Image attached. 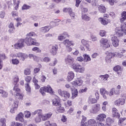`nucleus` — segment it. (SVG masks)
<instances>
[{"label": "nucleus", "instance_id": "nucleus-58", "mask_svg": "<svg viewBox=\"0 0 126 126\" xmlns=\"http://www.w3.org/2000/svg\"><path fill=\"white\" fill-rule=\"evenodd\" d=\"M24 114L25 118H30L31 117V113L29 111H25Z\"/></svg>", "mask_w": 126, "mask_h": 126}, {"label": "nucleus", "instance_id": "nucleus-25", "mask_svg": "<svg viewBox=\"0 0 126 126\" xmlns=\"http://www.w3.org/2000/svg\"><path fill=\"white\" fill-rule=\"evenodd\" d=\"M98 20L99 22H100V23L102 24V25H104V26L108 25V24L110 22V20L109 19L105 20L102 17L99 18Z\"/></svg>", "mask_w": 126, "mask_h": 126}, {"label": "nucleus", "instance_id": "nucleus-40", "mask_svg": "<svg viewBox=\"0 0 126 126\" xmlns=\"http://www.w3.org/2000/svg\"><path fill=\"white\" fill-rule=\"evenodd\" d=\"M108 2L111 6H114L116 3H118L119 1L118 0H108Z\"/></svg>", "mask_w": 126, "mask_h": 126}, {"label": "nucleus", "instance_id": "nucleus-22", "mask_svg": "<svg viewBox=\"0 0 126 126\" xmlns=\"http://www.w3.org/2000/svg\"><path fill=\"white\" fill-rule=\"evenodd\" d=\"M63 44L66 46H73L75 45L74 41L72 40H69V39H65L63 41Z\"/></svg>", "mask_w": 126, "mask_h": 126}, {"label": "nucleus", "instance_id": "nucleus-14", "mask_svg": "<svg viewBox=\"0 0 126 126\" xmlns=\"http://www.w3.org/2000/svg\"><path fill=\"white\" fill-rule=\"evenodd\" d=\"M107 118V115L104 113H101L97 115L96 118L97 122H105V119Z\"/></svg>", "mask_w": 126, "mask_h": 126}, {"label": "nucleus", "instance_id": "nucleus-17", "mask_svg": "<svg viewBox=\"0 0 126 126\" xmlns=\"http://www.w3.org/2000/svg\"><path fill=\"white\" fill-rule=\"evenodd\" d=\"M52 116H53V113L52 112H49L43 115L42 114V116H41L42 121H43V122L48 121V120L52 117Z\"/></svg>", "mask_w": 126, "mask_h": 126}, {"label": "nucleus", "instance_id": "nucleus-51", "mask_svg": "<svg viewBox=\"0 0 126 126\" xmlns=\"http://www.w3.org/2000/svg\"><path fill=\"white\" fill-rule=\"evenodd\" d=\"M17 57L18 58H21V60H22V61H24V60H25V58H24V54L23 53H19L17 54Z\"/></svg>", "mask_w": 126, "mask_h": 126}, {"label": "nucleus", "instance_id": "nucleus-55", "mask_svg": "<svg viewBox=\"0 0 126 126\" xmlns=\"http://www.w3.org/2000/svg\"><path fill=\"white\" fill-rule=\"evenodd\" d=\"M31 7V6L28 5L26 4H25L23 5L22 7V9L23 10H25L26 9H29V8H30Z\"/></svg>", "mask_w": 126, "mask_h": 126}, {"label": "nucleus", "instance_id": "nucleus-3", "mask_svg": "<svg viewBox=\"0 0 126 126\" xmlns=\"http://www.w3.org/2000/svg\"><path fill=\"white\" fill-rule=\"evenodd\" d=\"M71 67L76 72L83 73L85 71V68L79 64L73 63L71 65Z\"/></svg>", "mask_w": 126, "mask_h": 126}, {"label": "nucleus", "instance_id": "nucleus-2", "mask_svg": "<svg viewBox=\"0 0 126 126\" xmlns=\"http://www.w3.org/2000/svg\"><path fill=\"white\" fill-rule=\"evenodd\" d=\"M126 22L122 24L121 27H117L115 29V32H116V35L118 37H122V36H124V33L121 32L126 30Z\"/></svg>", "mask_w": 126, "mask_h": 126}, {"label": "nucleus", "instance_id": "nucleus-43", "mask_svg": "<svg viewBox=\"0 0 126 126\" xmlns=\"http://www.w3.org/2000/svg\"><path fill=\"white\" fill-rule=\"evenodd\" d=\"M39 92L42 95V96H45L46 95V87H41L39 90Z\"/></svg>", "mask_w": 126, "mask_h": 126}, {"label": "nucleus", "instance_id": "nucleus-47", "mask_svg": "<svg viewBox=\"0 0 126 126\" xmlns=\"http://www.w3.org/2000/svg\"><path fill=\"white\" fill-rule=\"evenodd\" d=\"M82 19H83V20H85L86 21H89V20H90V17L87 15H82Z\"/></svg>", "mask_w": 126, "mask_h": 126}, {"label": "nucleus", "instance_id": "nucleus-42", "mask_svg": "<svg viewBox=\"0 0 126 126\" xmlns=\"http://www.w3.org/2000/svg\"><path fill=\"white\" fill-rule=\"evenodd\" d=\"M125 122H126V118H121L119 120L118 125L120 126H124V124H125Z\"/></svg>", "mask_w": 126, "mask_h": 126}, {"label": "nucleus", "instance_id": "nucleus-7", "mask_svg": "<svg viewBox=\"0 0 126 126\" xmlns=\"http://www.w3.org/2000/svg\"><path fill=\"white\" fill-rule=\"evenodd\" d=\"M25 43V40L24 39H21L18 41L17 43L14 44V47L15 49H22V48L24 47Z\"/></svg>", "mask_w": 126, "mask_h": 126}, {"label": "nucleus", "instance_id": "nucleus-28", "mask_svg": "<svg viewBox=\"0 0 126 126\" xmlns=\"http://www.w3.org/2000/svg\"><path fill=\"white\" fill-rule=\"evenodd\" d=\"M97 99H96L92 95H90L88 99V102L89 104H91L92 105L93 104H95L97 103Z\"/></svg>", "mask_w": 126, "mask_h": 126}, {"label": "nucleus", "instance_id": "nucleus-37", "mask_svg": "<svg viewBox=\"0 0 126 126\" xmlns=\"http://www.w3.org/2000/svg\"><path fill=\"white\" fill-rule=\"evenodd\" d=\"M109 93V96L110 97L113 96V95H114V94H115L116 95H118V93H116V89H115V88H112L109 91V92H108Z\"/></svg>", "mask_w": 126, "mask_h": 126}, {"label": "nucleus", "instance_id": "nucleus-54", "mask_svg": "<svg viewBox=\"0 0 126 126\" xmlns=\"http://www.w3.org/2000/svg\"><path fill=\"white\" fill-rule=\"evenodd\" d=\"M57 26V24L55 22H51L50 23V26H48L49 27V28H54V27H56Z\"/></svg>", "mask_w": 126, "mask_h": 126}, {"label": "nucleus", "instance_id": "nucleus-59", "mask_svg": "<svg viewBox=\"0 0 126 126\" xmlns=\"http://www.w3.org/2000/svg\"><path fill=\"white\" fill-rule=\"evenodd\" d=\"M51 61V59L49 57H45L42 60H41V62H44L45 63H49Z\"/></svg>", "mask_w": 126, "mask_h": 126}, {"label": "nucleus", "instance_id": "nucleus-5", "mask_svg": "<svg viewBox=\"0 0 126 126\" xmlns=\"http://www.w3.org/2000/svg\"><path fill=\"white\" fill-rule=\"evenodd\" d=\"M71 84L74 86V87H79L82 86L83 84V80H82V77H80L76 79L74 81L71 82Z\"/></svg>", "mask_w": 126, "mask_h": 126}, {"label": "nucleus", "instance_id": "nucleus-26", "mask_svg": "<svg viewBox=\"0 0 126 126\" xmlns=\"http://www.w3.org/2000/svg\"><path fill=\"white\" fill-rule=\"evenodd\" d=\"M24 115H23V113L22 112H20L16 117V121H19L21 123H23L24 122V118H23Z\"/></svg>", "mask_w": 126, "mask_h": 126}, {"label": "nucleus", "instance_id": "nucleus-64", "mask_svg": "<svg viewBox=\"0 0 126 126\" xmlns=\"http://www.w3.org/2000/svg\"><path fill=\"white\" fill-rule=\"evenodd\" d=\"M0 123L1 125H6V120L4 118H1L0 119Z\"/></svg>", "mask_w": 126, "mask_h": 126}, {"label": "nucleus", "instance_id": "nucleus-38", "mask_svg": "<svg viewBox=\"0 0 126 126\" xmlns=\"http://www.w3.org/2000/svg\"><path fill=\"white\" fill-rule=\"evenodd\" d=\"M32 82L34 84L35 89H39L40 88V85L38 84V79H36L35 77H33Z\"/></svg>", "mask_w": 126, "mask_h": 126}, {"label": "nucleus", "instance_id": "nucleus-16", "mask_svg": "<svg viewBox=\"0 0 126 126\" xmlns=\"http://www.w3.org/2000/svg\"><path fill=\"white\" fill-rule=\"evenodd\" d=\"M111 41L112 42V45L115 48L119 47V43H120V40L118 39L117 36H112L111 38Z\"/></svg>", "mask_w": 126, "mask_h": 126}, {"label": "nucleus", "instance_id": "nucleus-23", "mask_svg": "<svg viewBox=\"0 0 126 126\" xmlns=\"http://www.w3.org/2000/svg\"><path fill=\"white\" fill-rule=\"evenodd\" d=\"M81 44L83 45V46H85L87 50L88 51H91L90 49V45H89V41L86 40L85 39H82Z\"/></svg>", "mask_w": 126, "mask_h": 126}, {"label": "nucleus", "instance_id": "nucleus-24", "mask_svg": "<svg viewBox=\"0 0 126 126\" xmlns=\"http://www.w3.org/2000/svg\"><path fill=\"white\" fill-rule=\"evenodd\" d=\"M50 28L49 26H46L45 27H42L39 29L40 33H47L48 31H50Z\"/></svg>", "mask_w": 126, "mask_h": 126}, {"label": "nucleus", "instance_id": "nucleus-20", "mask_svg": "<svg viewBox=\"0 0 126 126\" xmlns=\"http://www.w3.org/2000/svg\"><path fill=\"white\" fill-rule=\"evenodd\" d=\"M110 77L109 74H106L105 75H101L99 76V80L102 83H104L108 80V78Z\"/></svg>", "mask_w": 126, "mask_h": 126}, {"label": "nucleus", "instance_id": "nucleus-50", "mask_svg": "<svg viewBox=\"0 0 126 126\" xmlns=\"http://www.w3.org/2000/svg\"><path fill=\"white\" fill-rule=\"evenodd\" d=\"M19 81V78L18 77V76H15V77L13 78V82L14 86H15V84H17V83Z\"/></svg>", "mask_w": 126, "mask_h": 126}, {"label": "nucleus", "instance_id": "nucleus-31", "mask_svg": "<svg viewBox=\"0 0 126 126\" xmlns=\"http://www.w3.org/2000/svg\"><path fill=\"white\" fill-rule=\"evenodd\" d=\"M89 126H98V124L96 122V120L94 119H89Z\"/></svg>", "mask_w": 126, "mask_h": 126}, {"label": "nucleus", "instance_id": "nucleus-61", "mask_svg": "<svg viewBox=\"0 0 126 126\" xmlns=\"http://www.w3.org/2000/svg\"><path fill=\"white\" fill-rule=\"evenodd\" d=\"M121 88L122 87H121V85H118L116 87V90H115V91H116V93L119 95L120 94V91H121Z\"/></svg>", "mask_w": 126, "mask_h": 126}, {"label": "nucleus", "instance_id": "nucleus-15", "mask_svg": "<svg viewBox=\"0 0 126 126\" xmlns=\"http://www.w3.org/2000/svg\"><path fill=\"white\" fill-rule=\"evenodd\" d=\"M65 63L67 64H72L74 63V59L70 55H68L64 59Z\"/></svg>", "mask_w": 126, "mask_h": 126}, {"label": "nucleus", "instance_id": "nucleus-8", "mask_svg": "<svg viewBox=\"0 0 126 126\" xmlns=\"http://www.w3.org/2000/svg\"><path fill=\"white\" fill-rule=\"evenodd\" d=\"M59 95L62 96V98H64L65 100H67L70 97V94L68 92L65 91H62V90H58Z\"/></svg>", "mask_w": 126, "mask_h": 126}, {"label": "nucleus", "instance_id": "nucleus-1", "mask_svg": "<svg viewBox=\"0 0 126 126\" xmlns=\"http://www.w3.org/2000/svg\"><path fill=\"white\" fill-rule=\"evenodd\" d=\"M13 90V91H14V93H12V95L15 96V97L16 98H17L18 99H21V100H23V95L21 94H20V91H21V90L18 88V84H15Z\"/></svg>", "mask_w": 126, "mask_h": 126}, {"label": "nucleus", "instance_id": "nucleus-13", "mask_svg": "<svg viewBox=\"0 0 126 126\" xmlns=\"http://www.w3.org/2000/svg\"><path fill=\"white\" fill-rule=\"evenodd\" d=\"M59 50V46L58 45H54L51 46V49L50 50V53L52 56H56Z\"/></svg>", "mask_w": 126, "mask_h": 126}, {"label": "nucleus", "instance_id": "nucleus-10", "mask_svg": "<svg viewBox=\"0 0 126 126\" xmlns=\"http://www.w3.org/2000/svg\"><path fill=\"white\" fill-rule=\"evenodd\" d=\"M25 43L27 46H31L32 45V32H30L27 34V37L24 39Z\"/></svg>", "mask_w": 126, "mask_h": 126}, {"label": "nucleus", "instance_id": "nucleus-30", "mask_svg": "<svg viewBox=\"0 0 126 126\" xmlns=\"http://www.w3.org/2000/svg\"><path fill=\"white\" fill-rule=\"evenodd\" d=\"M98 11L100 13H105L106 11L107 10V8L103 4H100L98 6Z\"/></svg>", "mask_w": 126, "mask_h": 126}, {"label": "nucleus", "instance_id": "nucleus-35", "mask_svg": "<svg viewBox=\"0 0 126 126\" xmlns=\"http://www.w3.org/2000/svg\"><path fill=\"white\" fill-rule=\"evenodd\" d=\"M126 20V11H123L121 13V18L120 19V22L123 23Z\"/></svg>", "mask_w": 126, "mask_h": 126}, {"label": "nucleus", "instance_id": "nucleus-60", "mask_svg": "<svg viewBox=\"0 0 126 126\" xmlns=\"http://www.w3.org/2000/svg\"><path fill=\"white\" fill-rule=\"evenodd\" d=\"M72 9L70 8H64L63 9V12H68L69 13L72 11Z\"/></svg>", "mask_w": 126, "mask_h": 126}, {"label": "nucleus", "instance_id": "nucleus-44", "mask_svg": "<svg viewBox=\"0 0 126 126\" xmlns=\"http://www.w3.org/2000/svg\"><path fill=\"white\" fill-rule=\"evenodd\" d=\"M56 110L58 113H63V112H64V108L62 107V105L57 107Z\"/></svg>", "mask_w": 126, "mask_h": 126}, {"label": "nucleus", "instance_id": "nucleus-52", "mask_svg": "<svg viewBox=\"0 0 126 126\" xmlns=\"http://www.w3.org/2000/svg\"><path fill=\"white\" fill-rule=\"evenodd\" d=\"M32 50L33 52H35V53H41V49L37 47H33Z\"/></svg>", "mask_w": 126, "mask_h": 126}, {"label": "nucleus", "instance_id": "nucleus-11", "mask_svg": "<svg viewBox=\"0 0 126 126\" xmlns=\"http://www.w3.org/2000/svg\"><path fill=\"white\" fill-rule=\"evenodd\" d=\"M52 104L56 107H61L62 104H61V99L58 96H56L55 98L52 100Z\"/></svg>", "mask_w": 126, "mask_h": 126}, {"label": "nucleus", "instance_id": "nucleus-4", "mask_svg": "<svg viewBox=\"0 0 126 126\" xmlns=\"http://www.w3.org/2000/svg\"><path fill=\"white\" fill-rule=\"evenodd\" d=\"M100 110H101V105L99 103H97L92 106L91 108L89 110V112L90 114L95 115V114H97Z\"/></svg>", "mask_w": 126, "mask_h": 126}, {"label": "nucleus", "instance_id": "nucleus-53", "mask_svg": "<svg viewBox=\"0 0 126 126\" xmlns=\"http://www.w3.org/2000/svg\"><path fill=\"white\" fill-rule=\"evenodd\" d=\"M69 14L71 19H75V14L74 13V12H72V10L69 13Z\"/></svg>", "mask_w": 126, "mask_h": 126}, {"label": "nucleus", "instance_id": "nucleus-9", "mask_svg": "<svg viewBox=\"0 0 126 126\" xmlns=\"http://www.w3.org/2000/svg\"><path fill=\"white\" fill-rule=\"evenodd\" d=\"M117 52L112 53V52H107L106 53V57L105 58V60L107 63H110L111 62V59L114 58V57H116V55Z\"/></svg>", "mask_w": 126, "mask_h": 126}, {"label": "nucleus", "instance_id": "nucleus-29", "mask_svg": "<svg viewBox=\"0 0 126 126\" xmlns=\"http://www.w3.org/2000/svg\"><path fill=\"white\" fill-rule=\"evenodd\" d=\"M67 37H68V34L67 32H64L58 36V40L59 41H63L64 39L67 38Z\"/></svg>", "mask_w": 126, "mask_h": 126}, {"label": "nucleus", "instance_id": "nucleus-33", "mask_svg": "<svg viewBox=\"0 0 126 126\" xmlns=\"http://www.w3.org/2000/svg\"><path fill=\"white\" fill-rule=\"evenodd\" d=\"M83 57L84 58V62H85V63H88L89 62H91V58L90 57V56H89V55L84 54L83 55Z\"/></svg>", "mask_w": 126, "mask_h": 126}, {"label": "nucleus", "instance_id": "nucleus-45", "mask_svg": "<svg viewBox=\"0 0 126 126\" xmlns=\"http://www.w3.org/2000/svg\"><path fill=\"white\" fill-rule=\"evenodd\" d=\"M20 0H18L17 3L14 1V9L17 10L19 7V4H20Z\"/></svg>", "mask_w": 126, "mask_h": 126}, {"label": "nucleus", "instance_id": "nucleus-32", "mask_svg": "<svg viewBox=\"0 0 126 126\" xmlns=\"http://www.w3.org/2000/svg\"><path fill=\"white\" fill-rule=\"evenodd\" d=\"M0 94L2 98H7L8 97V93L6 91L0 89Z\"/></svg>", "mask_w": 126, "mask_h": 126}, {"label": "nucleus", "instance_id": "nucleus-57", "mask_svg": "<svg viewBox=\"0 0 126 126\" xmlns=\"http://www.w3.org/2000/svg\"><path fill=\"white\" fill-rule=\"evenodd\" d=\"M31 73V70H30V69L27 68L24 70V74L25 75H29Z\"/></svg>", "mask_w": 126, "mask_h": 126}, {"label": "nucleus", "instance_id": "nucleus-41", "mask_svg": "<svg viewBox=\"0 0 126 126\" xmlns=\"http://www.w3.org/2000/svg\"><path fill=\"white\" fill-rule=\"evenodd\" d=\"M106 123L108 126H111L114 123V120L110 117H108L106 119Z\"/></svg>", "mask_w": 126, "mask_h": 126}, {"label": "nucleus", "instance_id": "nucleus-12", "mask_svg": "<svg viewBox=\"0 0 126 126\" xmlns=\"http://www.w3.org/2000/svg\"><path fill=\"white\" fill-rule=\"evenodd\" d=\"M100 93L104 99H108V96H109V92L106 90V89L104 88H101L100 89Z\"/></svg>", "mask_w": 126, "mask_h": 126}, {"label": "nucleus", "instance_id": "nucleus-48", "mask_svg": "<svg viewBox=\"0 0 126 126\" xmlns=\"http://www.w3.org/2000/svg\"><path fill=\"white\" fill-rule=\"evenodd\" d=\"M32 45L33 46H40V43L37 41V40L32 38Z\"/></svg>", "mask_w": 126, "mask_h": 126}, {"label": "nucleus", "instance_id": "nucleus-56", "mask_svg": "<svg viewBox=\"0 0 126 126\" xmlns=\"http://www.w3.org/2000/svg\"><path fill=\"white\" fill-rule=\"evenodd\" d=\"M12 63L15 65H17L19 63V60L16 59H12Z\"/></svg>", "mask_w": 126, "mask_h": 126}, {"label": "nucleus", "instance_id": "nucleus-63", "mask_svg": "<svg viewBox=\"0 0 126 126\" xmlns=\"http://www.w3.org/2000/svg\"><path fill=\"white\" fill-rule=\"evenodd\" d=\"M11 15L13 17H16V16H18V12H17V11H13L11 12Z\"/></svg>", "mask_w": 126, "mask_h": 126}, {"label": "nucleus", "instance_id": "nucleus-46", "mask_svg": "<svg viewBox=\"0 0 126 126\" xmlns=\"http://www.w3.org/2000/svg\"><path fill=\"white\" fill-rule=\"evenodd\" d=\"M6 59V56H5V54H0V63H2V61L3 60H5Z\"/></svg>", "mask_w": 126, "mask_h": 126}, {"label": "nucleus", "instance_id": "nucleus-62", "mask_svg": "<svg viewBox=\"0 0 126 126\" xmlns=\"http://www.w3.org/2000/svg\"><path fill=\"white\" fill-rule=\"evenodd\" d=\"M42 117H40V116H37L34 119V121L35 123H40V122L42 121Z\"/></svg>", "mask_w": 126, "mask_h": 126}, {"label": "nucleus", "instance_id": "nucleus-39", "mask_svg": "<svg viewBox=\"0 0 126 126\" xmlns=\"http://www.w3.org/2000/svg\"><path fill=\"white\" fill-rule=\"evenodd\" d=\"M46 91L47 93H50V94H54V91H53V89L51 87L50 85H48L46 87Z\"/></svg>", "mask_w": 126, "mask_h": 126}, {"label": "nucleus", "instance_id": "nucleus-27", "mask_svg": "<svg viewBox=\"0 0 126 126\" xmlns=\"http://www.w3.org/2000/svg\"><path fill=\"white\" fill-rule=\"evenodd\" d=\"M112 115L114 117L117 118L118 119H119V118L121 117V115H120V113L118 112V110L117 108L114 107L112 109Z\"/></svg>", "mask_w": 126, "mask_h": 126}, {"label": "nucleus", "instance_id": "nucleus-21", "mask_svg": "<svg viewBox=\"0 0 126 126\" xmlns=\"http://www.w3.org/2000/svg\"><path fill=\"white\" fill-rule=\"evenodd\" d=\"M81 126H89V121H87V118L84 116H82V119L81 121Z\"/></svg>", "mask_w": 126, "mask_h": 126}, {"label": "nucleus", "instance_id": "nucleus-49", "mask_svg": "<svg viewBox=\"0 0 126 126\" xmlns=\"http://www.w3.org/2000/svg\"><path fill=\"white\" fill-rule=\"evenodd\" d=\"M106 31L103 30H100L99 32V35L101 37H105V36H106Z\"/></svg>", "mask_w": 126, "mask_h": 126}, {"label": "nucleus", "instance_id": "nucleus-34", "mask_svg": "<svg viewBox=\"0 0 126 126\" xmlns=\"http://www.w3.org/2000/svg\"><path fill=\"white\" fill-rule=\"evenodd\" d=\"M113 69L114 71L117 72L118 74H121V73H122V67H121L120 65L116 66L114 67Z\"/></svg>", "mask_w": 126, "mask_h": 126}, {"label": "nucleus", "instance_id": "nucleus-36", "mask_svg": "<svg viewBox=\"0 0 126 126\" xmlns=\"http://www.w3.org/2000/svg\"><path fill=\"white\" fill-rule=\"evenodd\" d=\"M77 96H78V91L77 89H75L74 91H72L71 98L72 99H75Z\"/></svg>", "mask_w": 126, "mask_h": 126}, {"label": "nucleus", "instance_id": "nucleus-18", "mask_svg": "<svg viewBox=\"0 0 126 126\" xmlns=\"http://www.w3.org/2000/svg\"><path fill=\"white\" fill-rule=\"evenodd\" d=\"M125 103L126 99L125 98H119L114 102L116 106H123V105H125Z\"/></svg>", "mask_w": 126, "mask_h": 126}, {"label": "nucleus", "instance_id": "nucleus-6", "mask_svg": "<svg viewBox=\"0 0 126 126\" xmlns=\"http://www.w3.org/2000/svg\"><path fill=\"white\" fill-rule=\"evenodd\" d=\"M100 45L101 48L103 49H107L108 48H110V44H109V42L108 39L105 38H102L99 40Z\"/></svg>", "mask_w": 126, "mask_h": 126}, {"label": "nucleus", "instance_id": "nucleus-19", "mask_svg": "<svg viewBox=\"0 0 126 126\" xmlns=\"http://www.w3.org/2000/svg\"><path fill=\"white\" fill-rule=\"evenodd\" d=\"M74 76H75V74L73 71H70L68 72L67 77V81H68V82H70V81L73 80Z\"/></svg>", "mask_w": 126, "mask_h": 126}]
</instances>
